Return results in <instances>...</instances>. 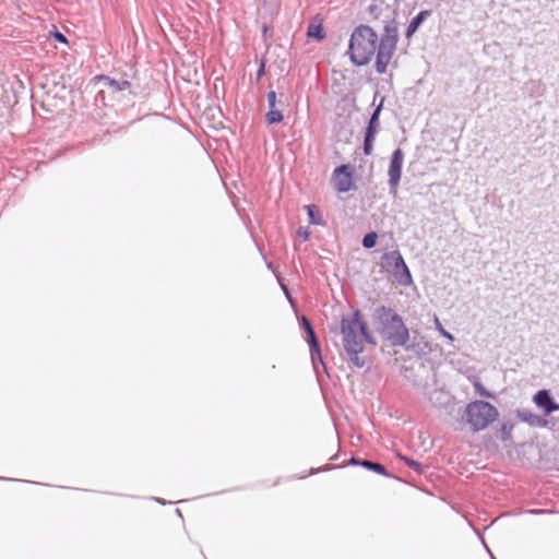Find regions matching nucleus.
Wrapping results in <instances>:
<instances>
[{
    "instance_id": "1",
    "label": "nucleus",
    "mask_w": 559,
    "mask_h": 559,
    "mask_svg": "<svg viewBox=\"0 0 559 559\" xmlns=\"http://www.w3.org/2000/svg\"><path fill=\"white\" fill-rule=\"evenodd\" d=\"M397 43V29L395 26H385V34L378 39L377 33L367 25L356 27L350 36L348 53L350 61L356 66H365L370 62L377 51L376 70L385 73L392 59Z\"/></svg>"
},
{
    "instance_id": "2",
    "label": "nucleus",
    "mask_w": 559,
    "mask_h": 559,
    "mask_svg": "<svg viewBox=\"0 0 559 559\" xmlns=\"http://www.w3.org/2000/svg\"><path fill=\"white\" fill-rule=\"evenodd\" d=\"M342 344L349 360L357 368H362L366 360L360 357L364 352V344H374L368 332L366 323L360 320L359 311H355L349 317H343L341 320Z\"/></svg>"
},
{
    "instance_id": "3",
    "label": "nucleus",
    "mask_w": 559,
    "mask_h": 559,
    "mask_svg": "<svg viewBox=\"0 0 559 559\" xmlns=\"http://www.w3.org/2000/svg\"><path fill=\"white\" fill-rule=\"evenodd\" d=\"M377 330L382 337L393 346H405L409 341V331L401 316L386 307H379L374 311Z\"/></svg>"
},
{
    "instance_id": "4",
    "label": "nucleus",
    "mask_w": 559,
    "mask_h": 559,
    "mask_svg": "<svg viewBox=\"0 0 559 559\" xmlns=\"http://www.w3.org/2000/svg\"><path fill=\"white\" fill-rule=\"evenodd\" d=\"M381 266L385 272L391 274L400 285L409 286L413 283L411 272L399 250L383 253Z\"/></svg>"
},
{
    "instance_id": "5",
    "label": "nucleus",
    "mask_w": 559,
    "mask_h": 559,
    "mask_svg": "<svg viewBox=\"0 0 559 559\" xmlns=\"http://www.w3.org/2000/svg\"><path fill=\"white\" fill-rule=\"evenodd\" d=\"M463 419L474 432L486 429L489 425V403L475 401L467 404Z\"/></svg>"
},
{
    "instance_id": "6",
    "label": "nucleus",
    "mask_w": 559,
    "mask_h": 559,
    "mask_svg": "<svg viewBox=\"0 0 559 559\" xmlns=\"http://www.w3.org/2000/svg\"><path fill=\"white\" fill-rule=\"evenodd\" d=\"M301 325L307 333V342L310 347V355H311V360H312L314 370L318 372L319 364L325 369L317 336L314 334V331H313V328H312L310 321L306 317H302Z\"/></svg>"
},
{
    "instance_id": "7",
    "label": "nucleus",
    "mask_w": 559,
    "mask_h": 559,
    "mask_svg": "<svg viewBox=\"0 0 559 559\" xmlns=\"http://www.w3.org/2000/svg\"><path fill=\"white\" fill-rule=\"evenodd\" d=\"M404 162V153L401 148H396L391 156V162L388 170L389 187L391 191H395L402 175V166Z\"/></svg>"
},
{
    "instance_id": "8",
    "label": "nucleus",
    "mask_w": 559,
    "mask_h": 559,
    "mask_svg": "<svg viewBox=\"0 0 559 559\" xmlns=\"http://www.w3.org/2000/svg\"><path fill=\"white\" fill-rule=\"evenodd\" d=\"M382 110V102L377 106V108L373 110L366 132H365V140H364V152L366 155H370L373 150V142L378 132L379 128V116Z\"/></svg>"
},
{
    "instance_id": "9",
    "label": "nucleus",
    "mask_w": 559,
    "mask_h": 559,
    "mask_svg": "<svg viewBox=\"0 0 559 559\" xmlns=\"http://www.w3.org/2000/svg\"><path fill=\"white\" fill-rule=\"evenodd\" d=\"M332 180L334 188L342 193L348 192L353 188V176L349 165H341L333 171Z\"/></svg>"
},
{
    "instance_id": "10",
    "label": "nucleus",
    "mask_w": 559,
    "mask_h": 559,
    "mask_svg": "<svg viewBox=\"0 0 559 559\" xmlns=\"http://www.w3.org/2000/svg\"><path fill=\"white\" fill-rule=\"evenodd\" d=\"M533 401L539 408L544 409L546 415L559 411V404L554 401L547 390L538 391L534 395Z\"/></svg>"
},
{
    "instance_id": "11",
    "label": "nucleus",
    "mask_w": 559,
    "mask_h": 559,
    "mask_svg": "<svg viewBox=\"0 0 559 559\" xmlns=\"http://www.w3.org/2000/svg\"><path fill=\"white\" fill-rule=\"evenodd\" d=\"M516 415L523 423H526L527 425L532 427H538L543 428L546 427L548 421L543 418L542 416L533 413L532 411L527 408H522L516 411Z\"/></svg>"
},
{
    "instance_id": "12",
    "label": "nucleus",
    "mask_w": 559,
    "mask_h": 559,
    "mask_svg": "<svg viewBox=\"0 0 559 559\" xmlns=\"http://www.w3.org/2000/svg\"><path fill=\"white\" fill-rule=\"evenodd\" d=\"M428 15L429 11H420L416 16H414L407 26L406 37H412Z\"/></svg>"
},
{
    "instance_id": "13",
    "label": "nucleus",
    "mask_w": 559,
    "mask_h": 559,
    "mask_svg": "<svg viewBox=\"0 0 559 559\" xmlns=\"http://www.w3.org/2000/svg\"><path fill=\"white\" fill-rule=\"evenodd\" d=\"M305 210L307 211L309 223L311 225H324L322 217L316 213L314 205H305Z\"/></svg>"
},
{
    "instance_id": "14",
    "label": "nucleus",
    "mask_w": 559,
    "mask_h": 559,
    "mask_svg": "<svg viewBox=\"0 0 559 559\" xmlns=\"http://www.w3.org/2000/svg\"><path fill=\"white\" fill-rule=\"evenodd\" d=\"M307 35L310 38H316V39H319V40L323 39L324 36H325L323 27H322L321 24H310L309 27H308Z\"/></svg>"
},
{
    "instance_id": "15",
    "label": "nucleus",
    "mask_w": 559,
    "mask_h": 559,
    "mask_svg": "<svg viewBox=\"0 0 559 559\" xmlns=\"http://www.w3.org/2000/svg\"><path fill=\"white\" fill-rule=\"evenodd\" d=\"M360 465L364 466L365 468L373 471L378 474L386 475L385 467L379 463H374V462L365 460V461L360 462Z\"/></svg>"
},
{
    "instance_id": "16",
    "label": "nucleus",
    "mask_w": 559,
    "mask_h": 559,
    "mask_svg": "<svg viewBox=\"0 0 559 559\" xmlns=\"http://www.w3.org/2000/svg\"><path fill=\"white\" fill-rule=\"evenodd\" d=\"M105 81L107 85L112 88V91H123L130 86V83L126 80L123 81H116L111 80L109 78H105Z\"/></svg>"
},
{
    "instance_id": "17",
    "label": "nucleus",
    "mask_w": 559,
    "mask_h": 559,
    "mask_svg": "<svg viewBox=\"0 0 559 559\" xmlns=\"http://www.w3.org/2000/svg\"><path fill=\"white\" fill-rule=\"evenodd\" d=\"M513 424L511 421H506L502 424L501 429L499 431V437L503 440H510L513 430Z\"/></svg>"
},
{
    "instance_id": "18",
    "label": "nucleus",
    "mask_w": 559,
    "mask_h": 559,
    "mask_svg": "<svg viewBox=\"0 0 559 559\" xmlns=\"http://www.w3.org/2000/svg\"><path fill=\"white\" fill-rule=\"evenodd\" d=\"M265 119H266L267 123H270V124L278 123L283 120V114L275 108H273V109L270 108V110L267 111V114L265 116Z\"/></svg>"
},
{
    "instance_id": "19",
    "label": "nucleus",
    "mask_w": 559,
    "mask_h": 559,
    "mask_svg": "<svg viewBox=\"0 0 559 559\" xmlns=\"http://www.w3.org/2000/svg\"><path fill=\"white\" fill-rule=\"evenodd\" d=\"M377 234L374 231L368 233L362 238V246L367 249L373 248L377 242Z\"/></svg>"
},
{
    "instance_id": "20",
    "label": "nucleus",
    "mask_w": 559,
    "mask_h": 559,
    "mask_svg": "<svg viewBox=\"0 0 559 559\" xmlns=\"http://www.w3.org/2000/svg\"><path fill=\"white\" fill-rule=\"evenodd\" d=\"M433 323H435V328L436 330L442 335L444 336L445 338H448L450 342H453L454 341V336L447 332L443 328V325L441 324L440 320L438 319V317H435L433 319Z\"/></svg>"
},
{
    "instance_id": "21",
    "label": "nucleus",
    "mask_w": 559,
    "mask_h": 559,
    "mask_svg": "<svg viewBox=\"0 0 559 559\" xmlns=\"http://www.w3.org/2000/svg\"><path fill=\"white\" fill-rule=\"evenodd\" d=\"M404 462L407 464V466H409L411 468L415 469L416 472L418 473H421V465L420 463L412 460V459H407V457H403Z\"/></svg>"
},
{
    "instance_id": "22",
    "label": "nucleus",
    "mask_w": 559,
    "mask_h": 559,
    "mask_svg": "<svg viewBox=\"0 0 559 559\" xmlns=\"http://www.w3.org/2000/svg\"><path fill=\"white\" fill-rule=\"evenodd\" d=\"M267 104L271 109L276 106V93L274 91H270L267 93Z\"/></svg>"
},
{
    "instance_id": "23",
    "label": "nucleus",
    "mask_w": 559,
    "mask_h": 559,
    "mask_svg": "<svg viewBox=\"0 0 559 559\" xmlns=\"http://www.w3.org/2000/svg\"><path fill=\"white\" fill-rule=\"evenodd\" d=\"M530 85L538 93V94H543L544 92V85L542 84L540 81H531L530 82Z\"/></svg>"
},
{
    "instance_id": "24",
    "label": "nucleus",
    "mask_w": 559,
    "mask_h": 559,
    "mask_svg": "<svg viewBox=\"0 0 559 559\" xmlns=\"http://www.w3.org/2000/svg\"><path fill=\"white\" fill-rule=\"evenodd\" d=\"M55 38L60 41V43H67V38L63 34L59 33V32H56L55 33Z\"/></svg>"
},
{
    "instance_id": "25",
    "label": "nucleus",
    "mask_w": 559,
    "mask_h": 559,
    "mask_svg": "<svg viewBox=\"0 0 559 559\" xmlns=\"http://www.w3.org/2000/svg\"><path fill=\"white\" fill-rule=\"evenodd\" d=\"M475 386H476V390L483 394V395H486V396H489V393L484 389V386H481L480 384L478 383H475Z\"/></svg>"
},
{
    "instance_id": "26",
    "label": "nucleus",
    "mask_w": 559,
    "mask_h": 559,
    "mask_svg": "<svg viewBox=\"0 0 559 559\" xmlns=\"http://www.w3.org/2000/svg\"><path fill=\"white\" fill-rule=\"evenodd\" d=\"M498 417V411L495 406L491 405V421H493Z\"/></svg>"
},
{
    "instance_id": "27",
    "label": "nucleus",
    "mask_w": 559,
    "mask_h": 559,
    "mask_svg": "<svg viewBox=\"0 0 559 559\" xmlns=\"http://www.w3.org/2000/svg\"><path fill=\"white\" fill-rule=\"evenodd\" d=\"M299 236L304 239V240H308L309 238V233L307 230H299L298 231Z\"/></svg>"
},
{
    "instance_id": "28",
    "label": "nucleus",
    "mask_w": 559,
    "mask_h": 559,
    "mask_svg": "<svg viewBox=\"0 0 559 559\" xmlns=\"http://www.w3.org/2000/svg\"><path fill=\"white\" fill-rule=\"evenodd\" d=\"M281 286H282L283 292L285 293L286 297L290 300L289 292H288L286 285L281 283Z\"/></svg>"
},
{
    "instance_id": "29",
    "label": "nucleus",
    "mask_w": 559,
    "mask_h": 559,
    "mask_svg": "<svg viewBox=\"0 0 559 559\" xmlns=\"http://www.w3.org/2000/svg\"><path fill=\"white\" fill-rule=\"evenodd\" d=\"M479 537H480V539H481V543H483V545H484L485 549L489 552V546L487 545V543H486V540H485L484 536L479 535Z\"/></svg>"
},
{
    "instance_id": "30",
    "label": "nucleus",
    "mask_w": 559,
    "mask_h": 559,
    "mask_svg": "<svg viewBox=\"0 0 559 559\" xmlns=\"http://www.w3.org/2000/svg\"><path fill=\"white\" fill-rule=\"evenodd\" d=\"M350 464H360V462H358L356 459H352Z\"/></svg>"
},
{
    "instance_id": "31",
    "label": "nucleus",
    "mask_w": 559,
    "mask_h": 559,
    "mask_svg": "<svg viewBox=\"0 0 559 559\" xmlns=\"http://www.w3.org/2000/svg\"><path fill=\"white\" fill-rule=\"evenodd\" d=\"M157 502H160V503H165L164 501H162L160 499H156Z\"/></svg>"
},
{
    "instance_id": "32",
    "label": "nucleus",
    "mask_w": 559,
    "mask_h": 559,
    "mask_svg": "<svg viewBox=\"0 0 559 559\" xmlns=\"http://www.w3.org/2000/svg\"><path fill=\"white\" fill-rule=\"evenodd\" d=\"M490 559H495V557L491 555V556H490Z\"/></svg>"
}]
</instances>
